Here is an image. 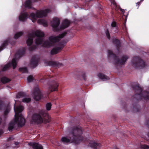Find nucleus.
Instances as JSON below:
<instances>
[{
  "label": "nucleus",
  "instance_id": "obj_1",
  "mask_svg": "<svg viewBox=\"0 0 149 149\" xmlns=\"http://www.w3.org/2000/svg\"><path fill=\"white\" fill-rule=\"evenodd\" d=\"M82 130L80 126H74L71 134L69 136V138L63 137L61 138V141L64 143H74L78 144L82 141L83 138L82 136Z\"/></svg>",
  "mask_w": 149,
  "mask_h": 149
},
{
  "label": "nucleus",
  "instance_id": "obj_2",
  "mask_svg": "<svg viewBox=\"0 0 149 149\" xmlns=\"http://www.w3.org/2000/svg\"><path fill=\"white\" fill-rule=\"evenodd\" d=\"M51 121V117L46 111H41L38 113H34L32 116L31 123L37 124L44 123H47Z\"/></svg>",
  "mask_w": 149,
  "mask_h": 149
},
{
  "label": "nucleus",
  "instance_id": "obj_3",
  "mask_svg": "<svg viewBox=\"0 0 149 149\" xmlns=\"http://www.w3.org/2000/svg\"><path fill=\"white\" fill-rule=\"evenodd\" d=\"M44 34L42 32L37 31L35 32L30 33L28 34V39L26 41V43L28 46H30L33 43V39L36 36L38 37L36 39L35 43L37 45L41 44L43 42L42 37L44 36Z\"/></svg>",
  "mask_w": 149,
  "mask_h": 149
},
{
  "label": "nucleus",
  "instance_id": "obj_4",
  "mask_svg": "<svg viewBox=\"0 0 149 149\" xmlns=\"http://www.w3.org/2000/svg\"><path fill=\"white\" fill-rule=\"evenodd\" d=\"M14 109L15 113V121H18L19 125L20 126H23L26 123V120L21 113L19 114L24 110L23 107L19 105L16 107H15V104L14 107Z\"/></svg>",
  "mask_w": 149,
  "mask_h": 149
},
{
  "label": "nucleus",
  "instance_id": "obj_5",
  "mask_svg": "<svg viewBox=\"0 0 149 149\" xmlns=\"http://www.w3.org/2000/svg\"><path fill=\"white\" fill-rule=\"evenodd\" d=\"M132 88L136 93L135 95V98L137 100L144 99L146 100H149V93L148 92L142 91V89L139 85L132 86Z\"/></svg>",
  "mask_w": 149,
  "mask_h": 149
},
{
  "label": "nucleus",
  "instance_id": "obj_6",
  "mask_svg": "<svg viewBox=\"0 0 149 149\" xmlns=\"http://www.w3.org/2000/svg\"><path fill=\"white\" fill-rule=\"evenodd\" d=\"M45 78L50 79L48 84L49 88L51 91H57L59 85V83L58 80L56 79L55 77L50 75H47Z\"/></svg>",
  "mask_w": 149,
  "mask_h": 149
},
{
  "label": "nucleus",
  "instance_id": "obj_7",
  "mask_svg": "<svg viewBox=\"0 0 149 149\" xmlns=\"http://www.w3.org/2000/svg\"><path fill=\"white\" fill-rule=\"evenodd\" d=\"M50 11L49 9H46L45 10L40 11H37L36 14L32 13L30 14V17H31L32 21L34 22H36L37 19L38 18H41L47 16V14Z\"/></svg>",
  "mask_w": 149,
  "mask_h": 149
},
{
  "label": "nucleus",
  "instance_id": "obj_8",
  "mask_svg": "<svg viewBox=\"0 0 149 149\" xmlns=\"http://www.w3.org/2000/svg\"><path fill=\"white\" fill-rule=\"evenodd\" d=\"M108 52L109 56H113L115 63L117 65H123L125 64L128 58V57L127 56L124 55L122 56L120 59L118 56H116L115 54H113L112 51L108 50Z\"/></svg>",
  "mask_w": 149,
  "mask_h": 149
},
{
  "label": "nucleus",
  "instance_id": "obj_9",
  "mask_svg": "<svg viewBox=\"0 0 149 149\" xmlns=\"http://www.w3.org/2000/svg\"><path fill=\"white\" fill-rule=\"evenodd\" d=\"M133 65L136 68H143L145 67V62L139 57H134L132 60Z\"/></svg>",
  "mask_w": 149,
  "mask_h": 149
},
{
  "label": "nucleus",
  "instance_id": "obj_10",
  "mask_svg": "<svg viewBox=\"0 0 149 149\" xmlns=\"http://www.w3.org/2000/svg\"><path fill=\"white\" fill-rule=\"evenodd\" d=\"M33 95L34 99L36 101H38L41 99L42 96L40 90L37 87L34 88H33Z\"/></svg>",
  "mask_w": 149,
  "mask_h": 149
},
{
  "label": "nucleus",
  "instance_id": "obj_11",
  "mask_svg": "<svg viewBox=\"0 0 149 149\" xmlns=\"http://www.w3.org/2000/svg\"><path fill=\"white\" fill-rule=\"evenodd\" d=\"M17 65V60L15 58H13L11 63H9L5 65L2 69L3 71H5L8 70L11 67L13 66V69H15Z\"/></svg>",
  "mask_w": 149,
  "mask_h": 149
},
{
  "label": "nucleus",
  "instance_id": "obj_12",
  "mask_svg": "<svg viewBox=\"0 0 149 149\" xmlns=\"http://www.w3.org/2000/svg\"><path fill=\"white\" fill-rule=\"evenodd\" d=\"M60 23L59 19L57 17H54L52 21L51 22V24L52 27L56 31H58V27L59 26Z\"/></svg>",
  "mask_w": 149,
  "mask_h": 149
},
{
  "label": "nucleus",
  "instance_id": "obj_13",
  "mask_svg": "<svg viewBox=\"0 0 149 149\" xmlns=\"http://www.w3.org/2000/svg\"><path fill=\"white\" fill-rule=\"evenodd\" d=\"M38 61V58L36 56H33L30 61V66L32 68H35L37 66Z\"/></svg>",
  "mask_w": 149,
  "mask_h": 149
},
{
  "label": "nucleus",
  "instance_id": "obj_14",
  "mask_svg": "<svg viewBox=\"0 0 149 149\" xmlns=\"http://www.w3.org/2000/svg\"><path fill=\"white\" fill-rule=\"evenodd\" d=\"M65 45L61 44V46L59 47H55L53 48L51 50L50 54L52 55H53L58 53L63 49Z\"/></svg>",
  "mask_w": 149,
  "mask_h": 149
},
{
  "label": "nucleus",
  "instance_id": "obj_15",
  "mask_svg": "<svg viewBox=\"0 0 149 149\" xmlns=\"http://www.w3.org/2000/svg\"><path fill=\"white\" fill-rule=\"evenodd\" d=\"M28 17L29 15L27 12H22L19 17V20L22 22H24L26 20Z\"/></svg>",
  "mask_w": 149,
  "mask_h": 149
},
{
  "label": "nucleus",
  "instance_id": "obj_16",
  "mask_svg": "<svg viewBox=\"0 0 149 149\" xmlns=\"http://www.w3.org/2000/svg\"><path fill=\"white\" fill-rule=\"evenodd\" d=\"M29 144L33 149H43L42 145L38 143L32 142H30Z\"/></svg>",
  "mask_w": 149,
  "mask_h": 149
},
{
  "label": "nucleus",
  "instance_id": "obj_17",
  "mask_svg": "<svg viewBox=\"0 0 149 149\" xmlns=\"http://www.w3.org/2000/svg\"><path fill=\"white\" fill-rule=\"evenodd\" d=\"M25 53V49L24 48L22 49H19L16 54L15 56V58L16 60L17 57L18 58H19L23 56Z\"/></svg>",
  "mask_w": 149,
  "mask_h": 149
},
{
  "label": "nucleus",
  "instance_id": "obj_18",
  "mask_svg": "<svg viewBox=\"0 0 149 149\" xmlns=\"http://www.w3.org/2000/svg\"><path fill=\"white\" fill-rule=\"evenodd\" d=\"M46 63L48 65L52 67H59L63 65V64L62 63L53 61H47L46 62Z\"/></svg>",
  "mask_w": 149,
  "mask_h": 149
},
{
  "label": "nucleus",
  "instance_id": "obj_19",
  "mask_svg": "<svg viewBox=\"0 0 149 149\" xmlns=\"http://www.w3.org/2000/svg\"><path fill=\"white\" fill-rule=\"evenodd\" d=\"M70 21L67 19L64 20L62 22V24L60 26V29L61 30L64 29L68 27L70 24Z\"/></svg>",
  "mask_w": 149,
  "mask_h": 149
},
{
  "label": "nucleus",
  "instance_id": "obj_20",
  "mask_svg": "<svg viewBox=\"0 0 149 149\" xmlns=\"http://www.w3.org/2000/svg\"><path fill=\"white\" fill-rule=\"evenodd\" d=\"M89 146L94 149H98L101 146L100 143H97L94 141H91L89 143Z\"/></svg>",
  "mask_w": 149,
  "mask_h": 149
},
{
  "label": "nucleus",
  "instance_id": "obj_21",
  "mask_svg": "<svg viewBox=\"0 0 149 149\" xmlns=\"http://www.w3.org/2000/svg\"><path fill=\"white\" fill-rule=\"evenodd\" d=\"M16 124H17L18 126L19 127H22V126H20L19 125L18 121H15V118L14 121H11L9 124L8 127V130L9 131L12 130L14 128V126Z\"/></svg>",
  "mask_w": 149,
  "mask_h": 149
},
{
  "label": "nucleus",
  "instance_id": "obj_22",
  "mask_svg": "<svg viewBox=\"0 0 149 149\" xmlns=\"http://www.w3.org/2000/svg\"><path fill=\"white\" fill-rule=\"evenodd\" d=\"M32 2L31 0H27L25 3V6L26 8H28L29 9L32 8L33 10H36V9L34 8H32L31 6Z\"/></svg>",
  "mask_w": 149,
  "mask_h": 149
},
{
  "label": "nucleus",
  "instance_id": "obj_23",
  "mask_svg": "<svg viewBox=\"0 0 149 149\" xmlns=\"http://www.w3.org/2000/svg\"><path fill=\"white\" fill-rule=\"evenodd\" d=\"M112 41L114 44L116 46L117 50L119 51V48L120 47V40L116 38H114L112 39Z\"/></svg>",
  "mask_w": 149,
  "mask_h": 149
},
{
  "label": "nucleus",
  "instance_id": "obj_24",
  "mask_svg": "<svg viewBox=\"0 0 149 149\" xmlns=\"http://www.w3.org/2000/svg\"><path fill=\"white\" fill-rule=\"evenodd\" d=\"M49 39L50 42L52 43L53 44L54 43L59 41L57 36L55 37L53 36H50L49 38Z\"/></svg>",
  "mask_w": 149,
  "mask_h": 149
},
{
  "label": "nucleus",
  "instance_id": "obj_25",
  "mask_svg": "<svg viewBox=\"0 0 149 149\" xmlns=\"http://www.w3.org/2000/svg\"><path fill=\"white\" fill-rule=\"evenodd\" d=\"M98 76L101 79L104 80H108L110 79V78L109 77H107L105 75L102 73H99L98 75Z\"/></svg>",
  "mask_w": 149,
  "mask_h": 149
},
{
  "label": "nucleus",
  "instance_id": "obj_26",
  "mask_svg": "<svg viewBox=\"0 0 149 149\" xmlns=\"http://www.w3.org/2000/svg\"><path fill=\"white\" fill-rule=\"evenodd\" d=\"M52 45V43L47 40L44 41L42 44V46L44 47H50Z\"/></svg>",
  "mask_w": 149,
  "mask_h": 149
},
{
  "label": "nucleus",
  "instance_id": "obj_27",
  "mask_svg": "<svg viewBox=\"0 0 149 149\" xmlns=\"http://www.w3.org/2000/svg\"><path fill=\"white\" fill-rule=\"evenodd\" d=\"M9 42L8 40H6L3 43L2 45L0 47V52L3 50V49L8 45Z\"/></svg>",
  "mask_w": 149,
  "mask_h": 149
},
{
  "label": "nucleus",
  "instance_id": "obj_28",
  "mask_svg": "<svg viewBox=\"0 0 149 149\" xmlns=\"http://www.w3.org/2000/svg\"><path fill=\"white\" fill-rule=\"evenodd\" d=\"M1 82L3 84L7 83L11 81V80L6 77H3L1 79Z\"/></svg>",
  "mask_w": 149,
  "mask_h": 149
},
{
  "label": "nucleus",
  "instance_id": "obj_29",
  "mask_svg": "<svg viewBox=\"0 0 149 149\" xmlns=\"http://www.w3.org/2000/svg\"><path fill=\"white\" fill-rule=\"evenodd\" d=\"M10 110V109L9 108L8 105L4 112L3 116L5 120L7 118V116L9 113Z\"/></svg>",
  "mask_w": 149,
  "mask_h": 149
},
{
  "label": "nucleus",
  "instance_id": "obj_30",
  "mask_svg": "<svg viewBox=\"0 0 149 149\" xmlns=\"http://www.w3.org/2000/svg\"><path fill=\"white\" fill-rule=\"evenodd\" d=\"M26 96V94L23 92H20L18 93L16 95L17 98H19L21 97H24Z\"/></svg>",
  "mask_w": 149,
  "mask_h": 149
},
{
  "label": "nucleus",
  "instance_id": "obj_31",
  "mask_svg": "<svg viewBox=\"0 0 149 149\" xmlns=\"http://www.w3.org/2000/svg\"><path fill=\"white\" fill-rule=\"evenodd\" d=\"M38 22L43 25L44 26H47V24L46 22L43 19H40L38 21Z\"/></svg>",
  "mask_w": 149,
  "mask_h": 149
},
{
  "label": "nucleus",
  "instance_id": "obj_32",
  "mask_svg": "<svg viewBox=\"0 0 149 149\" xmlns=\"http://www.w3.org/2000/svg\"><path fill=\"white\" fill-rule=\"evenodd\" d=\"M19 72L23 73H27L28 72L27 68L25 67L19 68Z\"/></svg>",
  "mask_w": 149,
  "mask_h": 149
},
{
  "label": "nucleus",
  "instance_id": "obj_33",
  "mask_svg": "<svg viewBox=\"0 0 149 149\" xmlns=\"http://www.w3.org/2000/svg\"><path fill=\"white\" fill-rule=\"evenodd\" d=\"M23 32H19L15 34L14 36V38L15 39H17L20 36L23 34Z\"/></svg>",
  "mask_w": 149,
  "mask_h": 149
},
{
  "label": "nucleus",
  "instance_id": "obj_34",
  "mask_svg": "<svg viewBox=\"0 0 149 149\" xmlns=\"http://www.w3.org/2000/svg\"><path fill=\"white\" fill-rule=\"evenodd\" d=\"M77 77L79 78L80 79H84V73L82 72H79V74L77 76Z\"/></svg>",
  "mask_w": 149,
  "mask_h": 149
},
{
  "label": "nucleus",
  "instance_id": "obj_35",
  "mask_svg": "<svg viewBox=\"0 0 149 149\" xmlns=\"http://www.w3.org/2000/svg\"><path fill=\"white\" fill-rule=\"evenodd\" d=\"M67 33L65 32H64L62 34H59L58 36H57L59 40V41H60V38H63L66 34Z\"/></svg>",
  "mask_w": 149,
  "mask_h": 149
},
{
  "label": "nucleus",
  "instance_id": "obj_36",
  "mask_svg": "<svg viewBox=\"0 0 149 149\" xmlns=\"http://www.w3.org/2000/svg\"><path fill=\"white\" fill-rule=\"evenodd\" d=\"M52 104L51 103H47L46 105V109L48 111L50 110L51 108Z\"/></svg>",
  "mask_w": 149,
  "mask_h": 149
},
{
  "label": "nucleus",
  "instance_id": "obj_37",
  "mask_svg": "<svg viewBox=\"0 0 149 149\" xmlns=\"http://www.w3.org/2000/svg\"><path fill=\"white\" fill-rule=\"evenodd\" d=\"M31 99L30 98H24L22 99V101L23 102L28 103L30 102Z\"/></svg>",
  "mask_w": 149,
  "mask_h": 149
},
{
  "label": "nucleus",
  "instance_id": "obj_38",
  "mask_svg": "<svg viewBox=\"0 0 149 149\" xmlns=\"http://www.w3.org/2000/svg\"><path fill=\"white\" fill-rule=\"evenodd\" d=\"M27 79L28 81L30 82L33 80V77L32 76L30 75L28 77Z\"/></svg>",
  "mask_w": 149,
  "mask_h": 149
},
{
  "label": "nucleus",
  "instance_id": "obj_39",
  "mask_svg": "<svg viewBox=\"0 0 149 149\" xmlns=\"http://www.w3.org/2000/svg\"><path fill=\"white\" fill-rule=\"evenodd\" d=\"M106 35L107 36L108 39H110V34L109 33V32L108 30V29H107V31L106 32Z\"/></svg>",
  "mask_w": 149,
  "mask_h": 149
},
{
  "label": "nucleus",
  "instance_id": "obj_40",
  "mask_svg": "<svg viewBox=\"0 0 149 149\" xmlns=\"http://www.w3.org/2000/svg\"><path fill=\"white\" fill-rule=\"evenodd\" d=\"M4 106V105L3 102L2 101L0 100V110L2 109Z\"/></svg>",
  "mask_w": 149,
  "mask_h": 149
},
{
  "label": "nucleus",
  "instance_id": "obj_41",
  "mask_svg": "<svg viewBox=\"0 0 149 149\" xmlns=\"http://www.w3.org/2000/svg\"><path fill=\"white\" fill-rule=\"evenodd\" d=\"M36 48V47L35 46H32L29 47V50L30 51H32L35 49Z\"/></svg>",
  "mask_w": 149,
  "mask_h": 149
},
{
  "label": "nucleus",
  "instance_id": "obj_42",
  "mask_svg": "<svg viewBox=\"0 0 149 149\" xmlns=\"http://www.w3.org/2000/svg\"><path fill=\"white\" fill-rule=\"evenodd\" d=\"M120 10L123 13V15H124V16H125V19H126L127 17V15H128V14L127 13L126 15H125V10H124L123 9H121V8H120Z\"/></svg>",
  "mask_w": 149,
  "mask_h": 149
},
{
  "label": "nucleus",
  "instance_id": "obj_43",
  "mask_svg": "<svg viewBox=\"0 0 149 149\" xmlns=\"http://www.w3.org/2000/svg\"><path fill=\"white\" fill-rule=\"evenodd\" d=\"M141 147L144 149H149V146L147 145H142Z\"/></svg>",
  "mask_w": 149,
  "mask_h": 149
},
{
  "label": "nucleus",
  "instance_id": "obj_44",
  "mask_svg": "<svg viewBox=\"0 0 149 149\" xmlns=\"http://www.w3.org/2000/svg\"><path fill=\"white\" fill-rule=\"evenodd\" d=\"M116 25V23L115 22H113L111 24V26L113 27H115Z\"/></svg>",
  "mask_w": 149,
  "mask_h": 149
},
{
  "label": "nucleus",
  "instance_id": "obj_45",
  "mask_svg": "<svg viewBox=\"0 0 149 149\" xmlns=\"http://www.w3.org/2000/svg\"><path fill=\"white\" fill-rule=\"evenodd\" d=\"M3 131L2 130H0V136L3 133Z\"/></svg>",
  "mask_w": 149,
  "mask_h": 149
},
{
  "label": "nucleus",
  "instance_id": "obj_46",
  "mask_svg": "<svg viewBox=\"0 0 149 149\" xmlns=\"http://www.w3.org/2000/svg\"><path fill=\"white\" fill-rule=\"evenodd\" d=\"M146 123L148 125V127L149 128V120Z\"/></svg>",
  "mask_w": 149,
  "mask_h": 149
},
{
  "label": "nucleus",
  "instance_id": "obj_47",
  "mask_svg": "<svg viewBox=\"0 0 149 149\" xmlns=\"http://www.w3.org/2000/svg\"><path fill=\"white\" fill-rule=\"evenodd\" d=\"M2 123L3 122H2L1 118V117H0V125L1 124V123Z\"/></svg>",
  "mask_w": 149,
  "mask_h": 149
},
{
  "label": "nucleus",
  "instance_id": "obj_48",
  "mask_svg": "<svg viewBox=\"0 0 149 149\" xmlns=\"http://www.w3.org/2000/svg\"><path fill=\"white\" fill-rule=\"evenodd\" d=\"M19 143H18V142H15V144L16 145H18L19 144Z\"/></svg>",
  "mask_w": 149,
  "mask_h": 149
},
{
  "label": "nucleus",
  "instance_id": "obj_49",
  "mask_svg": "<svg viewBox=\"0 0 149 149\" xmlns=\"http://www.w3.org/2000/svg\"><path fill=\"white\" fill-rule=\"evenodd\" d=\"M3 126H4L5 125V121H4V122H3Z\"/></svg>",
  "mask_w": 149,
  "mask_h": 149
},
{
  "label": "nucleus",
  "instance_id": "obj_50",
  "mask_svg": "<svg viewBox=\"0 0 149 149\" xmlns=\"http://www.w3.org/2000/svg\"><path fill=\"white\" fill-rule=\"evenodd\" d=\"M41 0H34V1L35 2L38 1H40Z\"/></svg>",
  "mask_w": 149,
  "mask_h": 149
},
{
  "label": "nucleus",
  "instance_id": "obj_51",
  "mask_svg": "<svg viewBox=\"0 0 149 149\" xmlns=\"http://www.w3.org/2000/svg\"><path fill=\"white\" fill-rule=\"evenodd\" d=\"M11 139V137H9V138L8 139V141H9Z\"/></svg>",
  "mask_w": 149,
  "mask_h": 149
},
{
  "label": "nucleus",
  "instance_id": "obj_52",
  "mask_svg": "<svg viewBox=\"0 0 149 149\" xmlns=\"http://www.w3.org/2000/svg\"><path fill=\"white\" fill-rule=\"evenodd\" d=\"M148 136L149 137V133H148Z\"/></svg>",
  "mask_w": 149,
  "mask_h": 149
},
{
  "label": "nucleus",
  "instance_id": "obj_53",
  "mask_svg": "<svg viewBox=\"0 0 149 149\" xmlns=\"http://www.w3.org/2000/svg\"><path fill=\"white\" fill-rule=\"evenodd\" d=\"M116 149H117V148H116Z\"/></svg>",
  "mask_w": 149,
  "mask_h": 149
}]
</instances>
